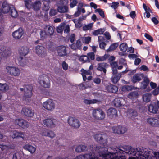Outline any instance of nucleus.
I'll return each instance as SVG.
<instances>
[{
	"label": "nucleus",
	"mask_w": 159,
	"mask_h": 159,
	"mask_svg": "<svg viewBox=\"0 0 159 159\" xmlns=\"http://www.w3.org/2000/svg\"><path fill=\"white\" fill-rule=\"evenodd\" d=\"M152 94L155 96L157 95L159 93V87L156 88L152 91Z\"/></svg>",
	"instance_id": "obj_64"
},
{
	"label": "nucleus",
	"mask_w": 159,
	"mask_h": 159,
	"mask_svg": "<svg viewBox=\"0 0 159 159\" xmlns=\"http://www.w3.org/2000/svg\"><path fill=\"white\" fill-rule=\"evenodd\" d=\"M127 131V129L124 126H121V128L120 129V130L118 131V132L120 134H123L125 133Z\"/></svg>",
	"instance_id": "obj_54"
},
{
	"label": "nucleus",
	"mask_w": 159,
	"mask_h": 159,
	"mask_svg": "<svg viewBox=\"0 0 159 159\" xmlns=\"http://www.w3.org/2000/svg\"><path fill=\"white\" fill-rule=\"evenodd\" d=\"M80 61L83 62V63L87 62H90V60L89 59V57H88L87 56L85 55L81 56L80 58Z\"/></svg>",
	"instance_id": "obj_42"
},
{
	"label": "nucleus",
	"mask_w": 159,
	"mask_h": 159,
	"mask_svg": "<svg viewBox=\"0 0 159 159\" xmlns=\"http://www.w3.org/2000/svg\"><path fill=\"white\" fill-rule=\"evenodd\" d=\"M43 107L49 111H52L55 107V105L52 100L48 99L44 102L43 104Z\"/></svg>",
	"instance_id": "obj_8"
},
{
	"label": "nucleus",
	"mask_w": 159,
	"mask_h": 159,
	"mask_svg": "<svg viewBox=\"0 0 159 159\" xmlns=\"http://www.w3.org/2000/svg\"><path fill=\"white\" fill-rule=\"evenodd\" d=\"M150 80L148 77H144L143 80L140 83V89L143 90L147 88L148 86Z\"/></svg>",
	"instance_id": "obj_21"
},
{
	"label": "nucleus",
	"mask_w": 159,
	"mask_h": 159,
	"mask_svg": "<svg viewBox=\"0 0 159 159\" xmlns=\"http://www.w3.org/2000/svg\"><path fill=\"white\" fill-rule=\"evenodd\" d=\"M128 115L130 117L134 118L138 115L137 111L133 109H128Z\"/></svg>",
	"instance_id": "obj_29"
},
{
	"label": "nucleus",
	"mask_w": 159,
	"mask_h": 159,
	"mask_svg": "<svg viewBox=\"0 0 159 159\" xmlns=\"http://www.w3.org/2000/svg\"><path fill=\"white\" fill-rule=\"evenodd\" d=\"M6 69L7 72L11 75L14 76H18L20 73V70L14 66H7L6 67Z\"/></svg>",
	"instance_id": "obj_6"
},
{
	"label": "nucleus",
	"mask_w": 159,
	"mask_h": 159,
	"mask_svg": "<svg viewBox=\"0 0 159 159\" xmlns=\"http://www.w3.org/2000/svg\"><path fill=\"white\" fill-rule=\"evenodd\" d=\"M148 110L151 113H156L158 111V108L156 104H150L148 106Z\"/></svg>",
	"instance_id": "obj_26"
},
{
	"label": "nucleus",
	"mask_w": 159,
	"mask_h": 159,
	"mask_svg": "<svg viewBox=\"0 0 159 159\" xmlns=\"http://www.w3.org/2000/svg\"><path fill=\"white\" fill-rule=\"evenodd\" d=\"M83 102L86 104H90L96 103L98 102V101L95 99L93 100L84 99Z\"/></svg>",
	"instance_id": "obj_39"
},
{
	"label": "nucleus",
	"mask_w": 159,
	"mask_h": 159,
	"mask_svg": "<svg viewBox=\"0 0 159 159\" xmlns=\"http://www.w3.org/2000/svg\"><path fill=\"white\" fill-rule=\"evenodd\" d=\"M121 128V125H119L113 127L112 130L114 133L120 134L118 132L120 130Z\"/></svg>",
	"instance_id": "obj_45"
},
{
	"label": "nucleus",
	"mask_w": 159,
	"mask_h": 159,
	"mask_svg": "<svg viewBox=\"0 0 159 159\" xmlns=\"http://www.w3.org/2000/svg\"><path fill=\"white\" fill-rule=\"evenodd\" d=\"M42 134L44 136H48L51 138H53L55 136V134L53 131L46 129L44 130Z\"/></svg>",
	"instance_id": "obj_27"
},
{
	"label": "nucleus",
	"mask_w": 159,
	"mask_h": 159,
	"mask_svg": "<svg viewBox=\"0 0 159 159\" xmlns=\"http://www.w3.org/2000/svg\"><path fill=\"white\" fill-rule=\"evenodd\" d=\"M107 66V63L104 62L98 63L97 64V70L99 71H103L104 73H106L107 71L106 68Z\"/></svg>",
	"instance_id": "obj_20"
},
{
	"label": "nucleus",
	"mask_w": 159,
	"mask_h": 159,
	"mask_svg": "<svg viewBox=\"0 0 159 159\" xmlns=\"http://www.w3.org/2000/svg\"><path fill=\"white\" fill-rule=\"evenodd\" d=\"M63 69L65 70H66L68 68V65L65 61H63L62 64Z\"/></svg>",
	"instance_id": "obj_60"
},
{
	"label": "nucleus",
	"mask_w": 159,
	"mask_h": 159,
	"mask_svg": "<svg viewBox=\"0 0 159 159\" xmlns=\"http://www.w3.org/2000/svg\"><path fill=\"white\" fill-rule=\"evenodd\" d=\"M78 3L77 0H73L72 2H71L70 4V6L71 8H73L75 6H76Z\"/></svg>",
	"instance_id": "obj_62"
},
{
	"label": "nucleus",
	"mask_w": 159,
	"mask_h": 159,
	"mask_svg": "<svg viewBox=\"0 0 159 159\" xmlns=\"http://www.w3.org/2000/svg\"><path fill=\"white\" fill-rule=\"evenodd\" d=\"M13 134L12 137L13 138L24 137V136L22 133L19 132L16 130L13 131Z\"/></svg>",
	"instance_id": "obj_30"
},
{
	"label": "nucleus",
	"mask_w": 159,
	"mask_h": 159,
	"mask_svg": "<svg viewBox=\"0 0 159 159\" xmlns=\"http://www.w3.org/2000/svg\"><path fill=\"white\" fill-rule=\"evenodd\" d=\"M18 51L20 56H25L29 52L30 49L26 46H22L19 48Z\"/></svg>",
	"instance_id": "obj_19"
},
{
	"label": "nucleus",
	"mask_w": 159,
	"mask_h": 159,
	"mask_svg": "<svg viewBox=\"0 0 159 159\" xmlns=\"http://www.w3.org/2000/svg\"><path fill=\"white\" fill-rule=\"evenodd\" d=\"M57 10L61 13L67 12L68 11V7L66 6H59L57 8Z\"/></svg>",
	"instance_id": "obj_33"
},
{
	"label": "nucleus",
	"mask_w": 159,
	"mask_h": 159,
	"mask_svg": "<svg viewBox=\"0 0 159 159\" xmlns=\"http://www.w3.org/2000/svg\"><path fill=\"white\" fill-rule=\"evenodd\" d=\"M119 48L120 50L122 52H125L128 48L127 44L125 43H122L119 46Z\"/></svg>",
	"instance_id": "obj_38"
},
{
	"label": "nucleus",
	"mask_w": 159,
	"mask_h": 159,
	"mask_svg": "<svg viewBox=\"0 0 159 159\" xmlns=\"http://www.w3.org/2000/svg\"><path fill=\"white\" fill-rule=\"evenodd\" d=\"M24 34V31L21 28H19L12 34V36L15 39H19L21 38Z\"/></svg>",
	"instance_id": "obj_10"
},
{
	"label": "nucleus",
	"mask_w": 159,
	"mask_h": 159,
	"mask_svg": "<svg viewBox=\"0 0 159 159\" xmlns=\"http://www.w3.org/2000/svg\"><path fill=\"white\" fill-rule=\"evenodd\" d=\"M105 30V29L104 28L99 29L93 32L92 34L95 36H97L98 34H102Z\"/></svg>",
	"instance_id": "obj_31"
},
{
	"label": "nucleus",
	"mask_w": 159,
	"mask_h": 159,
	"mask_svg": "<svg viewBox=\"0 0 159 159\" xmlns=\"http://www.w3.org/2000/svg\"><path fill=\"white\" fill-rule=\"evenodd\" d=\"M93 24L92 23H90L88 24L87 25H85L83 26V30L84 31H86L89 30H91L93 26Z\"/></svg>",
	"instance_id": "obj_49"
},
{
	"label": "nucleus",
	"mask_w": 159,
	"mask_h": 159,
	"mask_svg": "<svg viewBox=\"0 0 159 159\" xmlns=\"http://www.w3.org/2000/svg\"><path fill=\"white\" fill-rule=\"evenodd\" d=\"M107 116L111 118H116L117 116V110L114 108H110L107 111Z\"/></svg>",
	"instance_id": "obj_15"
},
{
	"label": "nucleus",
	"mask_w": 159,
	"mask_h": 159,
	"mask_svg": "<svg viewBox=\"0 0 159 159\" xmlns=\"http://www.w3.org/2000/svg\"><path fill=\"white\" fill-rule=\"evenodd\" d=\"M32 87L31 85L28 84L26 85L24 93V96L26 98H30L32 96Z\"/></svg>",
	"instance_id": "obj_12"
},
{
	"label": "nucleus",
	"mask_w": 159,
	"mask_h": 159,
	"mask_svg": "<svg viewBox=\"0 0 159 159\" xmlns=\"http://www.w3.org/2000/svg\"><path fill=\"white\" fill-rule=\"evenodd\" d=\"M105 90L109 93H116L118 91V87L110 83L106 86Z\"/></svg>",
	"instance_id": "obj_9"
},
{
	"label": "nucleus",
	"mask_w": 159,
	"mask_h": 159,
	"mask_svg": "<svg viewBox=\"0 0 159 159\" xmlns=\"http://www.w3.org/2000/svg\"><path fill=\"white\" fill-rule=\"evenodd\" d=\"M113 102L114 105L116 107H120L122 105L121 101L119 98H116L114 100Z\"/></svg>",
	"instance_id": "obj_40"
},
{
	"label": "nucleus",
	"mask_w": 159,
	"mask_h": 159,
	"mask_svg": "<svg viewBox=\"0 0 159 159\" xmlns=\"http://www.w3.org/2000/svg\"><path fill=\"white\" fill-rule=\"evenodd\" d=\"M81 42L80 39L77 40L75 43H73L70 46L71 48L73 50L80 49L81 46Z\"/></svg>",
	"instance_id": "obj_24"
},
{
	"label": "nucleus",
	"mask_w": 159,
	"mask_h": 159,
	"mask_svg": "<svg viewBox=\"0 0 159 159\" xmlns=\"http://www.w3.org/2000/svg\"><path fill=\"white\" fill-rule=\"evenodd\" d=\"M25 7L29 10L32 9L33 3L31 0H25L24 1Z\"/></svg>",
	"instance_id": "obj_36"
},
{
	"label": "nucleus",
	"mask_w": 159,
	"mask_h": 159,
	"mask_svg": "<svg viewBox=\"0 0 159 159\" xmlns=\"http://www.w3.org/2000/svg\"><path fill=\"white\" fill-rule=\"evenodd\" d=\"M54 120L52 119H47L43 120V123L46 127L52 128L54 127L55 125L54 122Z\"/></svg>",
	"instance_id": "obj_14"
},
{
	"label": "nucleus",
	"mask_w": 159,
	"mask_h": 159,
	"mask_svg": "<svg viewBox=\"0 0 159 159\" xmlns=\"http://www.w3.org/2000/svg\"><path fill=\"white\" fill-rule=\"evenodd\" d=\"M145 37L150 41L152 42L153 41V38L150 35L147 33H145L144 34Z\"/></svg>",
	"instance_id": "obj_52"
},
{
	"label": "nucleus",
	"mask_w": 159,
	"mask_h": 159,
	"mask_svg": "<svg viewBox=\"0 0 159 159\" xmlns=\"http://www.w3.org/2000/svg\"><path fill=\"white\" fill-rule=\"evenodd\" d=\"M95 140L101 145L97 146L95 151L98 152L99 156L103 159H126L125 156L122 155L124 152L135 156V157H129L128 159H148L151 155V152L142 147L139 149L133 148L131 146L126 147L128 149L124 152L117 147L115 148L116 151L112 152L108 151V148L106 146L107 144V136L104 134H97L94 135Z\"/></svg>",
	"instance_id": "obj_1"
},
{
	"label": "nucleus",
	"mask_w": 159,
	"mask_h": 159,
	"mask_svg": "<svg viewBox=\"0 0 159 159\" xmlns=\"http://www.w3.org/2000/svg\"><path fill=\"white\" fill-rule=\"evenodd\" d=\"M64 29V33H68L70 31V26L69 25L67 24L65 26Z\"/></svg>",
	"instance_id": "obj_53"
},
{
	"label": "nucleus",
	"mask_w": 159,
	"mask_h": 159,
	"mask_svg": "<svg viewBox=\"0 0 159 159\" xmlns=\"http://www.w3.org/2000/svg\"><path fill=\"white\" fill-rule=\"evenodd\" d=\"M39 83L41 84L42 86L44 88H49L50 86V84L49 82H46L45 80H40L39 82Z\"/></svg>",
	"instance_id": "obj_43"
},
{
	"label": "nucleus",
	"mask_w": 159,
	"mask_h": 159,
	"mask_svg": "<svg viewBox=\"0 0 159 159\" xmlns=\"http://www.w3.org/2000/svg\"><path fill=\"white\" fill-rule=\"evenodd\" d=\"M87 150V147L84 145L80 144L76 147L75 150L76 152H84Z\"/></svg>",
	"instance_id": "obj_25"
},
{
	"label": "nucleus",
	"mask_w": 159,
	"mask_h": 159,
	"mask_svg": "<svg viewBox=\"0 0 159 159\" xmlns=\"http://www.w3.org/2000/svg\"><path fill=\"white\" fill-rule=\"evenodd\" d=\"M65 25L66 23L64 22L61 23L60 25L56 28V30L57 32L58 33H62L63 32Z\"/></svg>",
	"instance_id": "obj_34"
},
{
	"label": "nucleus",
	"mask_w": 159,
	"mask_h": 159,
	"mask_svg": "<svg viewBox=\"0 0 159 159\" xmlns=\"http://www.w3.org/2000/svg\"><path fill=\"white\" fill-rule=\"evenodd\" d=\"M44 30L48 36H51L53 35L54 32V29L53 27L49 25H47L44 28Z\"/></svg>",
	"instance_id": "obj_22"
},
{
	"label": "nucleus",
	"mask_w": 159,
	"mask_h": 159,
	"mask_svg": "<svg viewBox=\"0 0 159 159\" xmlns=\"http://www.w3.org/2000/svg\"><path fill=\"white\" fill-rule=\"evenodd\" d=\"M106 45V43L104 42L99 43V47L101 49H105Z\"/></svg>",
	"instance_id": "obj_61"
},
{
	"label": "nucleus",
	"mask_w": 159,
	"mask_h": 159,
	"mask_svg": "<svg viewBox=\"0 0 159 159\" xmlns=\"http://www.w3.org/2000/svg\"><path fill=\"white\" fill-rule=\"evenodd\" d=\"M22 111L24 115L28 117H32L34 114V111L30 108L25 107L22 108Z\"/></svg>",
	"instance_id": "obj_16"
},
{
	"label": "nucleus",
	"mask_w": 159,
	"mask_h": 159,
	"mask_svg": "<svg viewBox=\"0 0 159 159\" xmlns=\"http://www.w3.org/2000/svg\"><path fill=\"white\" fill-rule=\"evenodd\" d=\"M2 11L3 13H9V15L12 17H16L18 16V13L16 9L13 7H11L8 5H4L3 3L2 5Z\"/></svg>",
	"instance_id": "obj_2"
},
{
	"label": "nucleus",
	"mask_w": 159,
	"mask_h": 159,
	"mask_svg": "<svg viewBox=\"0 0 159 159\" xmlns=\"http://www.w3.org/2000/svg\"><path fill=\"white\" fill-rule=\"evenodd\" d=\"M119 5V3L118 2H113L110 6L114 10H116Z\"/></svg>",
	"instance_id": "obj_51"
},
{
	"label": "nucleus",
	"mask_w": 159,
	"mask_h": 159,
	"mask_svg": "<svg viewBox=\"0 0 159 159\" xmlns=\"http://www.w3.org/2000/svg\"><path fill=\"white\" fill-rule=\"evenodd\" d=\"M95 12H98L102 18H104L105 15L103 11L100 8L96 9L95 10Z\"/></svg>",
	"instance_id": "obj_47"
},
{
	"label": "nucleus",
	"mask_w": 159,
	"mask_h": 159,
	"mask_svg": "<svg viewBox=\"0 0 159 159\" xmlns=\"http://www.w3.org/2000/svg\"><path fill=\"white\" fill-rule=\"evenodd\" d=\"M151 97V94L149 93H146L143 95L142 98L144 102H148L150 101Z\"/></svg>",
	"instance_id": "obj_32"
},
{
	"label": "nucleus",
	"mask_w": 159,
	"mask_h": 159,
	"mask_svg": "<svg viewBox=\"0 0 159 159\" xmlns=\"http://www.w3.org/2000/svg\"><path fill=\"white\" fill-rule=\"evenodd\" d=\"M93 81L96 84H98L100 83L101 82V80L99 78H95L93 79Z\"/></svg>",
	"instance_id": "obj_63"
},
{
	"label": "nucleus",
	"mask_w": 159,
	"mask_h": 159,
	"mask_svg": "<svg viewBox=\"0 0 159 159\" xmlns=\"http://www.w3.org/2000/svg\"><path fill=\"white\" fill-rule=\"evenodd\" d=\"M143 74L136 73L131 78L132 82L134 84L141 81L143 77Z\"/></svg>",
	"instance_id": "obj_18"
},
{
	"label": "nucleus",
	"mask_w": 159,
	"mask_h": 159,
	"mask_svg": "<svg viewBox=\"0 0 159 159\" xmlns=\"http://www.w3.org/2000/svg\"><path fill=\"white\" fill-rule=\"evenodd\" d=\"M138 95V93L137 92L134 91L131 92L128 96V98L130 99H133Z\"/></svg>",
	"instance_id": "obj_46"
},
{
	"label": "nucleus",
	"mask_w": 159,
	"mask_h": 159,
	"mask_svg": "<svg viewBox=\"0 0 159 159\" xmlns=\"http://www.w3.org/2000/svg\"><path fill=\"white\" fill-rule=\"evenodd\" d=\"M57 50L58 55L60 57L65 56L67 55L66 48L64 46L61 45L57 47Z\"/></svg>",
	"instance_id": "obj_11"
},
{
	"label": "nucleus",
	"mask_w": 159,
	"mask_h": 159,
	"mask_svg": "<svg viewBox=\"0 0 159 159\" xmlns=\"http://www.w3.org/2000/svg\"><path fill=\"white\" fill-rule=\"evenodd\" d=\"M82 157L84 159H99L94 152H92L86 153L83 155H80L78 156L77 157V159H82ZM74 159H76L75 158Z\"/></svg>",
	"instance_id": "obj_5"
},
{
	"label": "nucleus",
	"mask_w": 159,
	"mask_h": 159,
	"mask_svg": "<svg viewBox=\"0 0 159 159\" xmlns=\"http://www.w3.org/2000/svg\"><path fill=\"white\" fill-rule=\"evenodd\" d=\"M41 5V3L40 1H36L33 3L32 8L34 11H37L39 10Z\"/></svg>",
	"instance_id": "obj_28"
},
{
	"label": "nucleus",
	"mask_w": 159,
	"mask_h": 159,
	"mask_svg": "<svg viewBox=\"0 0 159 159\" xmlns=\"http://www.w3.org/2000/svg\"><path fill=\"white\" fill-rule=\"evenodd\" d=\"M119 45L117 43H114L110 45L108 49L107 50V52H108L115 50Z\"/></svg>",
	"instance_id": "obj_37"
},
{
	"label": "nucleus",
	"mask_w": 159,
	"mask_h": 159,
	"mask_svg": "<svg viewBox=\"0 0 159 159\" xmlns=\"http://www.w3.org/2000/svg\"><path fill=\"white\" fill-rule=\"evenodd\" d=\"M121 75L119 74V75H112L111 81L114 84H116L118 82L121 77Z\"/></svg>",
	"instance_id": "obj_35"
},
{
	"label": "nucleus",
	"mask_w": 159,
	"mask_h": 159,
	"mask_svg": "<svg viewBox=\"0 0 159 159\" xmlns=\"http://www.w3.org/2000/svg\"><path fill=\"white\" fill-rule=\"evenodd\" d=\"M92 115L95 119L99 120H103L105 117V113L101 109L93 110Z\"/></svg>",
	"instance_id": "obj_3"
},
{
	"label": "nucleus",
	"mask_w": 159,
	"mask_h": 159,
	"mask_svg": "<svg viewBox=\"0 0 159 159\" xmlns=\"http://www.w3.org/2000/svg\"><path fill=\"white\" fill-rule=\"evenodd\" d=\"M57 10L55 9H51L49 12V14L51 16L56 15L57 13Z\"/></svg>",
	"instance_id": "obj_55"
},
{
	"label": "nucleus",
	"mask_w": 159,
	"mask_h": 159,
	"mask_svg": "<svg viewBox=\"0 0 159 159\" xmlns=\"http://www.w3.org/2000/svg\"><path fill=\"white\" fill-rule=\"evenodd\" d=\"M15 122L16 124L23 128H27L28 126V123L23 119H16Z\"/></svg>",
	"instance_id": "obj_17"
},
{
	"label": "nucleus",
	"mask_w": 159,
	"mask_h": 159,
	"mask_svg": "<svg viewBox=\"0 0 159 159\" xmlns=\"http://www.w3.org/2000/svg\"><path fill=\"white\" fill-rule=\"evenodd\" d=\"M82 72V74L85 75H90V72L89 70H86L83 69L81 70Z\"/></svg>",
	"instance_id": "obj_57"
},
{
	"label": "nucleus",
	"mask_w": 159,
	"mask_h": 159,
	"mask_svg": "<svg viewBox=\"0 0 159 159\" xmlns=\"http://www.w3.org/2000/svg\"><path fill=\"white\" fill-rule=\"evenodd\" d=\"M108 57V56L107 55L105 54L103 56L97 57L96 59L98 61H102L106 60Z\"/></svg>",
	"instance_id": "obj_41"
},
{
	"label": "nucleus",
	"mask_w": 159,
	"mask_h": 159,
	"mask_svg": "<svg viewBox=\"0 0 159 159\" xmlns=\"http://www.w3.org/2000/svg\"><path fill=\"white\" fill-rule=\"evenodd\" d=\"M67 121L68 123L70 126L75 129L79 128L81 125L79 120L74 117L69 116Z\"/></svg>",
	"instance_id": "obj_4"
},
{
	"label": "nucleus",
	"mask_w": 159,
	"mask_h": 159,
	"mask_svg": "<svg viewBox=\"0 0 159 159\" xmlns=\"http://www.w3.org/2000/svg\"><path fill=\"white\" fill-rule=\"evenodd\" d=\"M147 122L151 126L154 127L159 126V120L156 118L153 117L148 118L147 120Z\"/></svg>",
	"instance_id": "obj_13"
},
{
	"label": "nucleus",
	"mask_w": 159,
	"mask_h": 159,
	"mask_svg": "<svg viewBox=\"0 0 159 159\" xmlns=\"http://www.w3.org/2000/svg\"><path fill=\"white\" fill-rule=\"evenodd\" d=\"M110 65L112 69L117 68L118 67L117 62L116 61L112 62L111 63Z\"/></svg>",
	"instance_id": "obj_58"
},
{
	"label": "nucleus",
	"mask_w": 159,
	"mask_h": 159,
	"mask_svg": "<svg viewBox=\"0 0 159 159\" xmlns=\"http://www.w3.org/2000/svg\"><path fill=\"white\" fill-rule=\"evenodd\" d=\"M24 60L23 57H22L20 56L18 58V61L19 62L20 65L21 66H24L25 65V63L22 62V61Z\"/></svg>",
	"instance_id": "obj_56"
},
{
	"label": "nucleus",
	"mask_w": 159,
	"mask_h": 159,
	"mask_svg": "<svg viewBox=\"0 0 159 159\" xmlns=\"http://www.w3.org/2000/svg\"><path fill=\"white\" fill-rule=\"evenodd\" d=\"M87 57H89V59L90 60V62L91 60H94L95 57V54L93 52H91L87 54Z\"/></svg>",
	"instance_id": "obj_50"
},
{
	"label": "nucleus",
	"mask_w": 159,
	"mask_h": 159,
	"mask_svg": "<svg viewBox=\"0 0 159 159\" xmlns=\"http://www.w3.org/2000/svg\"><path fill=\"white\" fill-rule=\"evenodd\" d=\"M23 148L29 151L31 153L34 152L36 150V148L35 147L29 144H25L23 146Z\"/></svg>",
	"instance_id": "obj_23"
},
{
	"label": "nucleus",
	"mask_w": 159,
	"mask_h": 159,
	"mask_svg": "<svg viewBox=\"0 0 159 159\" xmlns=\"http://www.w3.org/2000/svg\"><path fill=\"white\" fill-rule=\"evenodd\" d=\"M8 89V87L6 84L0 83V90L2 91H6Z\"/></svg>",
	"instance_id": "obj_44"
},
{
	"label": "nucleus",
	"mask_w": 159,
	"mask_h": 159,
	"mask_svg": "<svg viewBox=\"0 0 159 159\" xmlns=\"http://www.w3.org/2000/svg\"><path fill=\"white\" fill-rule=\"evenodd\" d=\"M36 52L39 56L43 57L47 55L46 49L42 45H38L35 48Z\"/></svg>",
	"instance_id": "obj_7"
},
{
	"label": "nucleus",
	"mask_w": 159,
	"mask_h": 159,
	"mask_svg": "<svg viewBox=\"0 0 159 159\" xmlns=\"http://www.w3.org/2000/svg\"><path fill=\"white\" fill-rule=\"evenodd\" d=\"M3 53L4 54V56L6 57L9 56L11 53L10 50H4L3 51Z\"/></svg>",
	"instance_id": "obj_59"
},
{
	"label": "nucleus",
	"mask_w": 159,
	"mask_h": 159,
	"mask_svg": "<svg viewBox=\"0 0 159 159\" xmlns=\"http://www.w3.org/2000/svg\"><path fill=\"white\" fill-rule=\"evenodd\" d=\"M40 38L42 39H44L46 38L48 35L46 33V32L44 30H41L40 32Z\"/></svg>",
	"instance_id": "obj_48"
}]
</instances>
